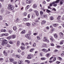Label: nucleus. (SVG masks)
Instances as JSON below:
<instances>
[{"instance_id":"obj_26","label":"nucleus","mask_w":64,"mask_h":64,"mask_svg":"<svg viewBox=\"0 0 64 64\" xmlns=\"http://www.w3.org/2000/svg\"><path fill=\"white\" fill-rule=\"evenodd\" d=\"M57 25H58V24H53V26L54 27H56L57 26Z\"/></svg>"},{"instance_id":"obj_36","label":"nucleus","mask_w":64,"mask_h":64,"mask_svg":"<svg viewBox=\"0 0 64 64\" xmlns=\"http://www.w3.org/2000/svg\"><path fill=\"white\" fill-rule=\"evenodd\" d=\"M34 50V48H32V49H31L30 50V52H32V51H33V50Z\"/></svg>"},{"instance_id":"obj_38","label":"nucleus","mask_w":64,"mask_h":64,"mask_svg":"<svg viewBox=\"0 0 64 64\" xmlns=\"http://www.w3.org/2000/svg\"><path fill=\"white\" fill-rule=\"evenodd\" d=\"M37 38L38 40H41V38H40L39 36H37Z\"/></svg>"},{"instance_id":"obj_42","label":"nucleus","mask_w":64,"mask_h":64,"mask_svg":"<svg viewBox=\"0 0 64 64\" xmlns=\"http://www.w3.org/2000/svg\"><path fill=\"white\" fill-rule=\"evenodd\" d=\"M46 12L47 13H49V12H50V10H46Z\"/></svg>"},{"instance_id":"obj_56","label":"nucleus","mask_w":64,"mask_h":64,"mask_svg":"<svg viewBox=\"0 0 64 64\" xmlns=\"http://www.w3.org/2000/svg\"><path fill=\"white\" fill-rule=\"evenodd\" d=\"M22 55H24V52H22Z\"/></svg>"},{"instance_id":"obj_4","label":"nucleus","mask_w":64,"mask_h":64,"mask_svg":"<svg viewBox=\"0 0 64 64\" xmlns=\"http://www.w3.org/2000/svg\"><path fill=\"white\" fill-rule=\"evenodd\" d=\"M25 37L27 38L29 40H30L31 39V37L30 36V35L29 34H26L25 35Z\"/></svg>"},{"instance_id":"obj_31","label":"nucleus","mask_w":64,"mask_h":64,"mask_svg":"<svg viewBox=\"0 0 64 64\" xmlns=\"http://www.w3.org/2000/svg\"><path fill=\"white\" fill-rule=\"evenodd\" d=\"M16 58H19L20 57V56H19L18 54L16 55Z\"/></svg>"},{"instance_id":"obj_44","label":"nucleus","mask_w":64,"mask_h":64,"mask_svg":"<svg viewBox=\"0 0 64 64\" xmlns=\"http://www.w3.org/2000/svg\"><path fill=\"white\" fill-rule=\"evenodd\" d=\"M1 37H2V36H5V34H2L0 35Z\"/></svg>"},{"instance_id":"obj_63","label":"nucleus","mask_w":64,"mask_h":64,"mask_svg":"<svg viewBox=\"0 0 64 64\" xmlns=\"http://www.w3.org/2000/svg\"><path fill=\"white\" fill-rule=\"evenodd\" d=\"M28 33V34H31V31H29Z\"/></svg>"},{"instance_id":"obj_48","label":"nucleus","mask_w":64,"mask_h":64,"mask_svg":"<svg viewBox=\"0 0 64 64\" xmlns=\"http://www.w3.org/2000/svg\"><path fill=\"white\" fill-rule=\"evenodd\" d=\"M60 5H62L63 4V2L62 1H60Z\"/></svg>"},{"instance_id":"obj_33","label":"nucleus","mask_w":64,"mask_h":64,"mask_svg":"<svg viewBox=\"0 0 64 64\" xmlns=\"http://www.w3.org/2000/svg\"><path fill=\"white\" fill-rule=\"evenodd\" d=\"M32 18H35V15L34 14H32Z\"/></svg>"},{"instance_id":"obj_59","label":"nucleus","mask_w":64,"mask_h":64,"mask_svg":"<svg viewBox=\"0 0 64 64\" xmlns=\"http://www.w3.org/2000/svg\"><path fill=\"white\" fill-rule=\"evenodd\" d=\"M61 56H64V53H62L61 54Z\"/></svg>"},{"instance_id":"obj_13","label":"nucleus","mask_w":64,"mask_h":64,"mask_svg":"<svg viewBox=\"0 0 64 64\" xmlns=\"http://www.w3.org/2000/svg\"><path fill=\"white\" fill-rule=\"evenodd\" d=\"M50 28L52 31H54V28H53V27H52V26H50Z\"/></svg>"},{"instance_id":"obj_12","label":"nucleus","mask_w":64,"mask_h":64,"mask_svg":"<svg viewBox=\"0 0 64 64\" xmlns=\"http://www.w3.org/2000/svg\"><path fill=\"white\" fill-rule=\"evenodd\" d=\"M16 35L13 34L12 36V38L13 39H14L16 38Z\"/></svg>"},{"instance_id":"obj_52","label":"nucleus","mask_w":64,"mask_h":64,"mask_svg":"<svg viewBox=\"0 0 64 64\" xmlns=\"http://www.w3.org/2000/svg\"><path fill=\"white\" fill-rule=\"evenodd\" d=\"M26 7L28 9L29 8V7H30V6L29 5H28L26 6Z\"/></svg>"},{"instance_id":"obj_47","label":"nucleus","mask_w":64,"mask_h":64,"mask_svg":"<svg viewBox=\"0 0 64 64\" xmlns=\"http://www.w3.org/2000/svg\"><path fill=\"white\" fill-rule=\"evenodd\" d=\"M21 48L22 50H24V49H25V48L23 47L22 46L21 47Z\"/></svg>"},{"instance_id":"obj_28","label":"nucleus","mask_w":64,"mask_h":64,"mask_svg":"<svg viewBox=\"0 0 64 64\" xmlns=\"http://www.w3.org/2000/svg\"><path fill=\"white\" fill-rule=\"evenodd\" d=\"M63 42H64V40L61 41L60 42V44L61 45L63 44Z\"/></svg>"},{"instance_id":"obj_24","label":"nucleus","mask_w":64,"mask_h":64,"mask_svg":"<svg viewBox=\"0 0 64 64\" xmlns=\"http://www.w3.org/2000/svg\"><path fill=\"white\" fill-rule=\"evenodd\" d=\"M20 41H18L17 42V45L18 46H19V45H20Z\"/></svg>"},{"instance_id":"obj_3","label":"nucleus","mask_w":64,"mask_h":64,"mask_svg":"<svg viewBox=\"0 0 64 64\" xmlns=\"http://www.w3.org/2000/svg\"><path fill=\"white\" fill-rule=\"evenodd\" d=\"M43 41L45 42H47L48 43H49V40H47V37H44Z\"/></svg>"},{"instance_id":"obj_34","label":"nucleus","mask_w":64,"mask_h":64,"mask_svg":"<svg viewBox=\"0 0 64 64\" xmlns=\"http://www.w3.org/2000/svg\"><path fill=\"white\" fill-rule=\"evenodd\" d=\"M24 16H26V15H27V13L26 12H24V13L23 14Z\"/></svg>"},{"instance_id":"obj_6","label":"nucleus","mask_w":64,"mask_h":64,"mask_svg":"<svg viewBox=\"0 0 64 64\" xmlns=\"http://www.w3.org/2000/svg\"><path fill=\"white\" fill-rule=\"evenodd\" d=\"M42 50L43 52H45V53H46V52H48V50H46V49L45 48L43 49Z\"/></svg>"},{"instance_id":"obj_30","label":"nucleus","mask_w":64,"mask_h":64,"mask_svg":"<svg viewBox=\"0 0 64 64\" xmlns=\"http://www.w3.org/2000/svg\"><path fill=\"white\" fill-rule=\"evenodd\" d=\"M26 25H27V26H30V24L29 23H26Z\"/></svg>"},{"instance_id":"obj_61","label":"nucleus","mask_w":64,"mask_h":64,"mask_svg":"<svg viewBox=\"0 0 64 64\" xmlns=\"http://www.w3.org/2000/svg\"><path fill=\"white\" fill-rule=\"evenodd\" d=\"M52 3V4H55L56 3V2L55 1V2H53Z\"/></svg>"},{"instance_id":"obj_2","label":"nucleus","mask_w":64,"mask_h":64,"mask_svg":"<svg viewBox=\"0 0 64 64\" xmlns=\"http://www.w3.org/2000/svg\"><path fill=\"white\" fill-rule=\"evenodd\" d=\"M8 9L9 10H11L13 12H15V10H14V7L11 5L9 4L8 5Z\"/></svg>"},{"instance_id":"obj_11","label":"nucleus","mask_w":64,"mask_h":64,"mask_svg":"<svg viewBox=\"0 0 64 64\" xmlns=\"http://www.w3.org/2000/svg\"><path fill=\"white\" fill-rule=\"evenodd\" d=\"M8 42H7V43L6 44H5L6 45V47H10V45L9 44H8Z\"/></svg>"},{"instance_id":"obj_17","label":"nucleus","mask_w":64,"mask_h":64,"mask_svg":"<svg viewBox=\"0 0 64 64\" xmlns=\"http://www.w3.org/2000/svg\"><path fill=\"white\" fill-rule=\"evenodd\" d=\"M54 37L55 38H57V37H58V35H57V34H55L54 35Z\"/></svg>"},{"instance_id":"obj_53","label":"nucleus","mask_w":64,"mask_h":64,"mask_svg":"<svg viewBox=\"0 0 64 64\" xmlns=\"http://www.w3.org/2000/svg\"><path fill=\"white\" fill-rule=\"evenodd\" d=\"M56 59V58L55 57L53 61H55Z\"/></svg>"},{"instance_id":"obj_7","label":"nucleus","mask_w":64,"mask_h":64,"mask_svg":"<svg viewBox=\"0 0 64 64\" xmlns=\"http://www.w3.org/2000/svg\"><path fill=\"white\" fill-rule=\"evenodd\" d=\"M34 12L35 13H36V14L37 16H39V13L37 11V10H35L34 11Z\"/></svg>"},{"instance_id":"obj_43","label":"nucleus","mask_w":64,"mask_h":64,"mask_svg":"<svg viewBox=\"0 0 64 64\" xmlns=\"http://www.w3.org/2000/svg\"><path fill=\"white\" fill-rule=\"evenodd\" d=\"M14 64H16L17 63V62H16V61H14L12 62Z\"/></svg>"},{"instance_id":"obj_9","label":"nucleus","mask_w":64,"mask_h":64,"mask_svg":"<svg viewBox=\"0 0 64 64\" xmlns=\"http://www.w3.org/2000/svg\"><path fill=\"white\" fill-rule=\"evenodd\" d=\"M4 54L5 56H7L8 55L7 52H6L5 50L4 51Z\"/></svg>"},{"instance_id":"obj_54","label":"nucleus","mask_w":64,"mask_h":64,"mask_svg":"<svg viewBox=\"0 0 64 64\" xmlns=\"http://www.w3.org/2000/svg\"><path fill=\"white\" fill-rule=\"evenodd\" d=\"M18 52H21V50L19 49L18 50Z\"/></svg>"},{"instance_id":"obj_10","label":"nucleus","mask_w":64,"mask_h":64,"mask_svg":"<svg viewBox=\"0 0 64 64\" xmlns=\"http://www.w3.org/2000/svg\"><path fill=\"white\" fill-rule=\"evenodd\" d=\"M18 64H23V62L22 60H20L18 62Z\"/></svg>"},{"instance_id":"obj_29","label":"nucleus","mask_w":64,"mask_h":64,"mask_svg":"<svg viewBox=\"0 0 64 64\" xmlns=\"http://www.w3.org/2000/svg\"><path fill=\"white\" fill-rule=\"evenodd\" d=\"M46 47V44H42V47Z\"/></svg>"},{"instance_id":"obj_16","label":"nucleus","mask_w":64,"mask_h":64,"mask_svg":"<svg viewBox=\"0 0 64 64\" xmlns=\"http://www.w3.org/2000/svg\"><path fill=\"white\" fill-rule=\"evenodd\" d=\"M24 21H28L29 20V19H28V18H24Z\"/></svg>"},{"instance_id":"obj_25","label":"nucleus","mask_w":64,"mask_h":64,"mask_svg":"<svg viewBox=\"0 0 64 64\" xmlns=\"http://www.w3.org/2000/svg\"><path fill=\"white\" fill-rule=\"evenodd\" d=\"M59 1H60V0H57L56 1V4H58L59 3Z\"/></svg>"},{"instance_id":"obj_5","label":"nucleus","mask_w":64,"mask_h":64,"mask_svg":"<svg viewBox=\"0 0 64 64\" xmlns=\"http://www.w3.org/2000/svg\"><path fill=\"white\" fill-rule=\"evenodd\" d=\"M26 2L28 4H30L32 2V0H28L26 1Z\"/></svg>"},{"instance_id":"obj_40","label":"nucleus","mask_w":64,"mask_h":64,"mask_svg":"<svg viewBox=\"0 0 64 64\" xmlns=\"http://www.w3.org/2000/svg\"><path fill=\"white\" fill-rule=\"evenodd\" d=\"M41 60H45V58H41Z\"/></svg>"},{"instance_id":"obj_57","label":"nucleus","mask_w":64,"mask_h":64,"mask_svg":"<svg viewBox=\"0 0 64 64\" xmlns=\"http://www.w3.org/2000/svg\"><path fill=\"white\" fill-rule=\"evenodd\" d=\"M51 46H54V45L52 43L51 44Z\"/></svg>"},{"instance_id":"obj_45","label":"nucleus","mask_w":64,"mask_h":64,"mask_svg":"<svg viewBox=\"0 0 64 64\" xmlns=\"http://www.w3.org/2000/svg\"><path fill=\"white\" fill-rule=\"evenodd\" d=\"M22 47H24L25 46V44L24 43H22Z\"/></svg>"},{"instance_id":"obj_39","label":"nucleus","mask_w":64,"mask_h":64,"mask_svg":"<svg viewBox=\"0 0 64 64\" xmlns=\"http://www.w3.org/2000/svg\"><path fill=\"white\" fill-rule=\"evenodd\" d=\"M58 60H62V58L60 57H58Z\"/></svg>"},{"instance_id":"obj_55","label":"nucleus","mask_w":64,"mask_h":64,"mask_svg":"<svg viewBox=\"0 0 64 64\" xmlns=\"http://www.w3.org/2000/svg\"><path fill=\"white\" fill-rule=\"evenodd\" d=\"M6 62H8V58H6Z\"/></svg>"},{"instance_id":"obj_27","label":"nucleus","mask_w":64,"mask_h":64,"mask_svg":"<svg viewBox=\"0 0 64 64\" xmlns=\"http://www.w3.org/2000/svg\"><path fill=\"white\" fill-rule=\"evenodd\" d=\"M44 12H43L41 11L40 12V14L41 15H42Z\"/></svg>"},{"instance_id":"obj_62","label":"nucleus","mask_w":64,"mask_h":64,"mask_svg":"<svg viewBox=\"0 0 64 64\" xmlns=\"http://www.w3.org/2000/svg\"><path fill=\"white\" fill-rule=\"evenodd\" d=\"M60 17H61V16H59L57 18L58 19H60Z\"/></svg>"},{"instance_id":"obj_22","label":"nucleus","mask_w":64,"mask_h":64,"mask_svg":"<svg viewBox=\"0 0 64 64\" xmlns=\"http://www.w3.org/2000/svg\"><path fill=\"white\" fill-rule=\"evenodd\" d=\"M50 20H54V18H53V16H51L50 18Z\"/></svg>"},{"instance_id":"obj_21","label":"nucleus","mask_w":64,"mask_h":64,"mask_svg":"<svg viewBox=\"0 0 64 64\" xmlns=\"http://www.w3.org/2000/svg\"><path fill=\"white\" fill-rule=\"evenodd\" d=\"M28 59H31V55H28Z\"/></svg>"},{"instance_id":"obj_64","label":"nucleus","mask_w":64,"mask_h":64,"mask_svg":"<svg viewBox=\"0 0 64 64\" xmlns=\"http://www.w3.org/2000/svg\"><path fill=\"white\" fill-rule=\"evenodd\" d=\"M0 20H2V17L1 16H0Z\"/></svg>"},{"instance_id":"obj_14","label":"nucleus","mask_w":64,"mask_h":64,"mask_svg":"<svg viewBox=\"0 0 64 64\" xmlns=\"http://www.w3.org/2000/svg\"><path fill=\"white\" fill-rule=\"evenodd\" d=\"M37 5L36 4H34V6H33V8H37Z\"/></svg>"},{"instance_id":"obj_46","label":"nucleus","mask_w":64,"mask_h":64,"mask_svg":"<svg viewBox=\"0 0 64 64\" xmlns=\"http://www.w3.org/2000/svg\"><path fill=\"white\" fill-rule=\"evenodd\" d=\"M57 48H60L61 47V46H57Z\"/></svg>"},{"instance_id":"obj_49","label":"nucleus","mask_w":64,"mask_h":64,"mask_svg":"<svg viewBox=\"0 0 64 64\" xmlns=\"http://www.w3.org/2000/svg\"><path fill=\"white\" fill-rule=\"evenodd\" d=\"M44 17H47V15L46 14H44Z\"/></svg>"},{"instance_id":"obj_35","label":"nucleus","mask_w":64,"mask_h":64,"mask_svg":"<svg viewBox=\"0 0 64 64\" xmlns=\"http://www.w3.org/2000/svg\"><path fill=\"white\" fill-rule=\"evenodd\" d=\"M1 12V13H3V12H4V9L3 8L2 9V10Z\"/></svg>"},{"instance_id":"obj_32","label":"nucleus","mask_w":64,"mask_h":64,"mask_svg":"<svg viewBox=\"0 0 64 64\" xmlns=\"http://www.w3.org/2000/svg\"><path fill=\"white\" fill-rule=\"evenodd\" d=\"M46 23V21L45 20H44L42 22V24H45Z\"/></svg>"},{"instance_id":"obj_37","label":"nucleus","mask_w":64,"mask_h":64,"mask_svg":"<svg viewBox=\"0 0 64 64\" xmlns=\"http://www.w3.org/2000/svg\"><path fill=\"white\" fill-rule=\"evenodd\" d=\"M36 25V23L35 22H33L32 24V26H34Z\"/></svg>"},{"instance_id":"obj_58","label":"nucleus","mask_w":64,"mask_h":64,"mask_svg":"<svg viewBox=\"0 0 64 64\" xmlns=\"http://www.w3.org/2000/svg\"><path fill=\"white\" fill-rule=\"evenodd\" d=\"M5 36H8V34L6 33L4 34Z\"/></svg>"},{"instance_id":"obj_15","label":"nucleus","mask_w":64,"mask_h":64,"mask_svg":"<svg viewBox=\"0 0 64 64\" xmlns=\"http://www.w3.org/2000/svg\"><path fill=\"white\" fill-rule=\"evenodd\" d=\"M1 32H5L6 31V30H4L3 29H1L0 30Z\"/></svg>"},{"instance_id":"obj_1","label":"nucleus","mask_w":64,"mask_h":64,"mask_svg":"<svg viewBox=\"0 0 64 64\" xmlns=\"http://www.w3.org/2000/svg\"><path fill=\"white\" fill-rule=\"evenodd\" d=\"M0 43L3 46H4L5 44H6L7 43V40H4V38H1L0 39Z\"/></svg>"},{"instance_id":"obj_60","label":"nucleus","mask_w":64,"mask_h":64,"mask_svg":"<svg viewBox=\"0 0 64 64\" xmlns=\"http://www.w3.org/2000/svg\"><path fill=\"white\" fill-rule=\"evenodd\" d=\"M3 54H0V57H3Z\"/></svg>"},{"instance_id":"obj_8","label":"nucleus","mask_w":64,"mask_h":64,"mask_svg":"<svg viewBox=\"0 0 64 64\" xmlns=\"http://www.w3.org/2000/svg\"><path fill=\"white\" fill-rule=\"evenodd\" d=\"M9 60L10 62H12L14 61H15V60L12 58H10Z\"/></svg>"},{"instance_id":"obj_50","label":"nucleus","mask_w":64,"mask_h":64,"mask_svg":"<svg viewBox=\"0 0 64 64\" xmlns=\"http://www.w3.org/2000/svg\"><path fill=\"white\" fill-rule=\"evenodd\" d=\"M36 43L34 42V44H33V46H34H34H36Z\"/></svg>"},{"instance_id":"obj_18","label":"nucleus","mask_w":64,"mask_h":64,"mask_svg":"<svg viewBox=\"0 0 64 64\" xmlns=\"http://www.w3.org/2000/svg\"><path fill=\"white\" fill-rule=\"evenodd\" d=\"M26 32L25 30H24L21 32V34H24Z\"/></svg>"},{"instance_id":"obj_51","label":"nucleus","mask_w":64,"mask_h":64,"mask_svg":"<svg viewBox=\"0 0 64 64\" xmlns=\"http://www.w3.org/2000/svg\"><path fill=\"white\" fill-rule=\"evenodd\" d=\"M3 60V58H0V61H1Z\"/></svg>"},{"instance_id":"obj_23","label":"nucleus","mask_w":64,"mask_h":64,"mask_svg":"<svg viewBox=\"0 0 64 64\" xmlns=\"http://www.w3.org/2000/svg\"><path fill=\"white\" fill-rule=\"evenodd\" d=\"M25 62H27L28 64H29L30 62L29 60H25Z\"/></svg>"},{"instance_id":"obj_19","label":"nucleus","mask_w":64,"mask_h":64,"mask_svg":"<svg viewBox=\"0 0 64 64\" xmlns=\"http://www.w3.org/2000/svg\"><path fill=\"white\" fill-rule=\"evenodd\" d=\"M13 29L14 31H16V26H14L13 28Z\"/></svg>"},{"instance_id":"obj_41","label":"nucleus","mask_w":64,"mask_h":64,"mask_svg":"<svg viewBox=\"0 0 64 64\" xmlns=\"http://www.w3.org/2000/svg\"><path fill=\"white\" fill-rule=\"evenodd\" d=\"M9 43L10 44H13V42L11 41H10L9 42Z\"/></svg>"},{"instance_id":"obj_20","label":"nucleus","mask_w":64,"mask_h":64,"mask_svg":"<svg viewBox=\"0 0 64 64\" xmlns=\"http://www.w3.org/2000/svg\"><path fill=\"white\" fill-rule=\"evenodd\" d=\"M12 38V36H8V37L7 38V39H11V38Z\"/></svg>"}]
</instances>
